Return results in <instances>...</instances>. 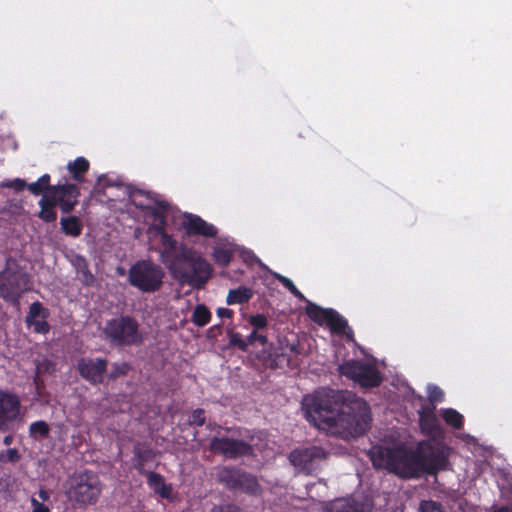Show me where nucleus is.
<instances>
[{
  "mask_svg": "<svg viewBox=\"0 0 512 512\" xmlns=\"http://www.w3.org/2000/svg\"><path fill=\"white\" fill-rule=\"evenodd\" d=\"M302 407L307 420L318 428L352 437L363 435L372 420L367 402L348 390H317L303 398Z\"/></svg>",
  "mask_w": 512,
  "mask_h": 512,
  "instance_id": "obj_1",
  "label": "nucleus"
},
{
  "mask_svg": "<svg viewBox=\"0 0 512 512\" xmlns=\"http://www.w3.org/2000/svg\"><path fill=\"white\" fill-rule=\"evenodd\" d=\"M369 455L374 467L386 469L406 480L436 476L451 469V449L435 439L421 440L414 447L374 446Z\"/></svg>",
  "mask_w": 512,
  "mask_h": 512,
  "instance_id": "obj_2",
  "label": "nucleus"
},
{
  "mask_svg": "<svg viewBox=\"0 0 512 512\" xmlns=\"http://www.w3.org/2000/svg\"><path fill=\"white\" fill-rule=\"evenodd\" d=\"M133 203L137 208L149 212L158 223L155 230L160 236V260L171 277L182 285L187 284L196 290L203 289L212 277L213 268L194 248L179 243L166 232L165 213L169 204L166 201H155V205H151L136 199Z\"/></svg>",
  "mask_w": 512,
  "mask_h": 512,
  "instance_id": "obj_3",
  "label": "nucleus"
},
{
  "mask_svg": "<svg viewBox=\"0 0 512 512\" xmlns=\"http://www.w3.org/2000/svg\"><path fill=\"white\" fill-rule=\"evenodd\" d=\"M102 338L115 347L139 346L143 343L140 324L131 315H119L106 321L101 329Z\"/></svg>",
  "mask_w": 512,
  "mask_h": 512,
  "instance_id": "obj_4",
  "label": "nucleus"
},
{
  "mask_svg": "<svg viewBox=\"0 0 512 512\" xmlns=\"http://www.w3.org/2000/svg\"><path fill=\"white\" fill-rule=\"evenodd\" d=\"M102 488L99 476L91 470H84L73 473L67 479L66 496L79 506L94 505L100 498Z\"/></svg>",
  "mask_w": 512,
  "mask_h": 512,
  "instance_id": "obj_5",
  "label": "nucleus"
},
{
  "mask_svg": "<svg viewBox=\"0 0 512 512\" xmlns=\"http://www.w3.org/2000/svg\"><path fill=\"white\" fill-rule=\"evenodd\" d=\"M164 269L151 260H139L134 263L128 274L130 285L143 293L159 291L164 283Z\"/></svg>",
  "mask_w": 512,
  "mask_h": 512,
  "instance_id": "obj_6",
  "label": "nucleus"
},
{
  "mask_svg": "<svg viewBox=\"0 0 512 512\" xmlns=\"http://www.w3.org/2000/svg\"><path fill=\"white\" fill-rule=\"evenodd\" d=\"M216 479L230 491L253 496L260 495L262 492L257 477L240 468L224 466L218 470Z\"/></svg>",
  "mask_w": 512,
  "mask_h": 512,
  "instance_id": "obj_7",
  "label": "nucleus"
},
{
  "mask_svg": "<svg viewBox=\"0 0 512 512\" xmlns=\"http://www.w3.org/2000/svg\"><path fill=\"white\" fill-rule=\"evenodd\" d=\"M342 376L354 381L364 388H375L381 385L383 377L372 364L362 360H347L338 366Z\"/></svg>",
  "mask_w": 512,
  "mask_h": 512,
  "instance_id": "obj_8",
  "label": "nucleus"
},
{
  "mask_svg": "<svg viewBox=\"0 0 512 512\" xmlns=\"http://www.w3.org/2000/svg\"><path fill=\"white\" fill-rule=\"evenodd\" d=\"M26 274L11 259L6 260L5 267L0 271V298L13 305L19 304L22 293L25 291L23 282Z\"/></svg>",
  "mask_w": 512,
  "mask_h": 512,
  "instance_id": "obj_9",
  "label": "nucleus"
},
{
  "mask_svg": "<svg viewBox=\"0 0 512 512\" xmlns=\"http://www.w3.org/2000/svg\"><path fill=\"white\" fill-rule=\"evenodd\" d=\"M328 455L329 453L324 448L312 445L294 449L289 455V460L299 471L312 474L320 469Z\"/></svg>",
  "mask_w": 512,
  "mask_h": 512,
  "instance_id": "obj_10",
  "label": "nucleus"
},
{
  "mask_svg": "<svg viewBox=\"0 0 512 512\" xmlns=\"http://www.w3.org/2000/svg\"><path fill=\"white\" fill-rule=\"evenodd\" d=\"M209 450L220 454L226 459H238L249 457L254 454V448L248 442L241 439H234L227 436L212 437L209 443Z\"/></svg>",
  "mask_w": 512,
  "mask_h": 512,
  "instance_id": "obj_11",
  "label": "nucleus"
},
{
  "mask_svg": "<svg viewBox=\"0 0 512 512\" xmlns=\"http://www.w3.org/2000/svg\"><path fill=\"white\" fill-rule=\"evenodd\" d=\"M108 360L106 358L82 357L77 361L79 375L92 385L103 383L107 372Z\"/></svg>",
  "mask_w": 512,
  "mask_h": 512,
  "instance_id": "obj_12",
  "label": "nucleus"
},
{
  "mask_svg": "<svg viewBox=\"0 0 512 512\" xmlns=\"http://www.w3.org/2000/svg\"><path fill=\"white\" fill-rule=\"evenodd\" d=\"M183 227L186 235L191 236H202L205 238H214L218 234V229L200 216L192 213H186L184 215Z\"/></svg>",
  "mask_w": 512,
  "mask_h": 512,
  "instance_id": "obj_13",
  "label": "nucleus"
},
{
  "mask_svg": "<svg viewBox=\"0 0 512 512\" xmlns=\"http://www.w3.org/2000/svg\"><path fill=\"white\" fill-rule=\"evenodd\" d=\"M19 411V398L14 394L0 390V429L8 422L15 420Z\"/></svg>",
  "mask_w": 512,
  "mask_h": 512,
  "instance_id": "obj_14",
  "label": "nucleus"
},
{
  "mask_svg": "<svg viewBox=\"0 0 512 512\" xmlns=\"http://www.w3.org/2000/svg\"><path fill=\"white\" fill-rule=\"evenodd\" d=\"M327 512H369L367 503L357 501L353 497L339 498L327 505Z\"/></svg>",
  "mask_w": 512,
  "mask_h": 512,
  "instance_id": "obj_15",
  "label": "nucleus"
},
{
  "mask_svg": "<svg viewBox=\"0 0 512 512\" xmlns=\"http://www.w3.org/2000/svg\"><path fill=\"white\" fill-rule=\"evenodd\" d=\"M133 467L137 470L140 475H145L150 471L145 470V466L148 462L154 460L156 454L148 446L136 445L133 449Z\"/></svg>",
  "mask_w": 512,
  "mask_h": 512,
  "instance_id": "obj_16",
  "label": "nucleus"
},
{
  "mask_svg": "<svg viewBox=\"0 0 512 512\" xmlns=\"http://www.w3.org/2000/svg\"><path fill=\"white\" fill-rule=\"evenodd\" d=\"M144 476H146L147 484L154 491V493L158 494L164 499H172L173 487L171 484L165 483V479L161 474L150 471Z\"/></svg>",
  "mask_w": 512,
  "mask_h": 512,
  "instance_id": "obj_17",
  "label": "nucleus"
},
{
  "mask_svg": "<svg viewBox=\"0 0 512 512\" xmlns=\"http://www.w3.org/2000/svg\"><path fill=\"white\" fill-rule=\"evenodd\" d=\"M52 190H54V194L58 193L59 199H62L64 202H70L73 204V209L78 203V197L80 195V191L77 185L65 183V184H58L54 185L52 187Z\"/></svg>",
  "mask_w": 512,
  "mask_h": 512,
  "instance_id": "obj_18",
  "label": "nucleus"
},
{
  "mask_svg": "<svg viewBox=\"0 0 512 512\" xmlns=\"http://www.w3.org/2000/svg\"><path fill=\"white\" fill-rule=\"evenodd\" d=\"M73 266L75 267L76 272L79 275L80 281L85 286H92L95 283L96 278L91 273L88 261L86 260L85 257L77 255L73 260Z\"/></svg>",
  "mask_w": 512,
  "mask_h": 512,
  "instance_id": "obj_19",
  "label": "nucleus"
},
{
  "mask_svg": "<svg viewBox=\"0 0 512 512\" xmlns=\"http://www.w3.org/2000/svg\"><path fill=\"white\" fill-rule=\"evenodd\" d=\"M59 206L63 213H70L73 210V204L67 201L59 199L58 193H43L42 198L39 201V206H46L48 208H55Z\"/></svg>",
  "mask_w": 512,
  "mask_h": 512,
  "instance_id": "obj_20",
  "label": "nucleus"
},
{
  "mask_svg": "<svg viewBox=\"0 0 512 512\" xmlns=\"http://www.w3.org/2000/svg\"><path fill=\"white\" fill-rule=\"evenodd\" d=\"M90 167L89 161L85 157H77L74 161L67 164V169L75 181L82 182L84 174Z\"/></svg>",
  "mask_w": 512,
  "mask_h": 512,
  "instance_id": "obj_21",
  "label": "nucleus"
},
{
  "mask_svg": "<svg viewBox=\"0 0 512 512\" xmlns=\"http://www.w3.org/2000/svg\"><path fill=\"white\" fill-rule=\"evenodd\" d=\"M253 292L250 288L245 286H240L236 289H231L228 292L226 302L228 305L234 304H244L249 302L252 298Z\"/></svg>",
  "mask_w": 512,
  "mask_h": 512,
  "instance_id": "obj_22",
  "label": "nucleus"
},
{
  "mask_svg": "<svg viewBox=\"0 0 512 512\" xmlns=\"http://www.w3.org/2000/svg\"><path fill=\"white\" fill-rule=\"evenodd\" d=\"M325 324L331 330L332 333L343 334L348 328L347 320L342 317L337 311L331 309Z\"/></svg>",
  "mask_w": 512,
  "mask_h": 512,
  "instance_id": "obj_23",
  "label": "nucleus"
},
{
  "mask_svg": "<svg viewBox=\"0 0 512 512\" xmlns=\"http://www.w3.org/2000/svg\"><path fill=\"white\" fill-rule=\"evenodd\" d=\"M60 224L61 230L68 236L79 237L82 233L83 226L76 216L62 217Z\"/></svg>",
  "mask_w": 512,
  "mask_h": 512,
  "instance_id": "obj_24",
  "label": "nucleus"
},
{
  "mask_svg": "<svg viewBox=\"0 0 512 512\" xmlns=\"http://www.w3.org/2000/svg\"><path fill=\"white\" fill-rule=\"evenodd\" d=\"M50 179L51 177L49 174H43L37 181L30 183L27 186V189L35 196L41 195L45 192L54 193V190H52L54 185H50Z\"/></svg>",
  "mask_w": 512,
  "mask_h": 512,
  "instance_id": "obj_25",
  "label": "nucleus"
},
{
  "mask_svg": "<svg viewBox=\"0 0 512 512\" xmlns=\"http://www.w3.org/2000/svg\"><path fill=\"white\" fill-rule=\"evenodd\" d=\"M331 308H322L314 303L309 302L306 307L307 316L318 325H323Z\"/></svg>",
  "mask_w": 512,
  "mask_h": 512,
  "instance_id": "obj_26",
  "label": "nucleus"
},
{
  "mask_svg": "<svg viewBox=\"0 0 512 512\" xmlns=\"http://www.w3.org/2000/svg\"><path fill=\"white\" fill-rule=\"evenodd\" d=\"M211 312L204 304H198L192 314V322L198 327H204L211 320Z\"/></svg>",
  "mask_w": 512,
  "mask_h": 512,
  "instance_id": "obj_27",
  "label": "nucleus"
},
{
  "mask_svg": "<svg viewBox=\"0 0 512 512\" xmlns=\"http://www.w3.org/2000/svg\"><path fill=\"white\" fill-rule=\"evenodd\" d=\"M442 418L445 423L455 429H461L464 424V417L458 411L452 408L442 410Z\"/></svg>",
  "mask_w": 512,
  "mask_h": 512,
  "instance_id": "obj_28",
  "label": "nucleus"
},
{
  "mask_svg": "<svg viewBox=\"0 0 512 512\" xmlns=\"http://www.w3.org/2000/svg\"><path fill=\"white\" fill-rule=\"evenodd\" d=\"M50 427L43 420L32 422L29 426L30 437L34 439H45L49 436Z\"/></svg>",
  "mask_w": 512,
  "mask_h": 512,
  "instance_id": "obj_29",
  "label": "nucleus"
},
{
  "mask_svg": "<svg viewBox=\"0 0 512 512\" xmlns=\"http://www.w3.org/2000/svg\"><path fill=\"white\" fill-rule=\"evenodd\" d=\"M228 346L230 348H237L240 351L246 352L247 339H244L239 332H235L232 329L227 330Z\"/></svg>",
  "mask_w": 512,
  "mask_h": 512,
  "instance_id": "obj_30",
  "label": "nucleus"
},
{
  "mask_svg": "<svg viewBox=\"0 0 512 512\" xmlns=\"http://www.w3.org/2000/svg\"><path fill=\"white\" fill-rule=\"evenodd\" d=\"M38 317L47 318L48 312L40 302L36 301L29 307V312L26 316V323H31L32 321L37 320Z\"/></svg>",
  "mask_w": 512,
  "mask_h": 512,
  "instance_id": "obj_31",
  "label": "nucleus"
},
{
  "mask_svg": "<svg viewBox=\"0 0 512 512\" xmlns=\"http://www.w3.org/2000/svg\"><path fill=\"white\" fill-rule=\"evenodd\" d=\"M419 420L422 430L427 433L435 432L438 429V419L435 414L422 416Z\"/></svg>",
  "mask_w": 512,
  "mask_h": 512,
  "instance_id": "obj_32",
  "label": "nucleus"
},
{
  "mask_svg": "<svg viewBox=\"0 0 512 512\" xmlns=\"http://www.w3.org/2000/svg\"><path fill=\"white\" fill-rule=\"evenodd\" d=\"M279 282L296 298L299 300H306L302 292L295 286L293 281L283 275L276 276Z\"/></svg>",
  "mask_w": 512,
  "mask_h": 512,
  "instance_id": "obj_33",
  "label": "nucleus"
},
{
  "mask_svg": "<svg viewBox=\"0 0 512 512\" xmlns=\"http://www.w3.org/2000/svg\"><path fill=\"white\" fill-rule=\"evenodd\" d=\"M213 258L218 265L227 267L232 260V253L227 249L218 248L215 249Z\"/></svg>",
  "mask_w": 512,
  "mask_h": 512,
  "instance_id": "obj_34",
  "label": "nucleus"
},
{
  "mask_svg": "<svg viewBox=\"0 0 512 512\" xmlns=\"http://www.w3.org/2000/svg\"><path fill=\"white\" fill-rule=\"evenodd\" d=\"M21 459V455L16 448H9L0 452L1 463H16Z\"/></svg>",
  "mask_w": 512,
  "mask_h": 512,
  "instance_id": "obj_35",
  "label": "nucleus"
},
{
  "mask_svg": "<svg viewBox=\"0 0 512 512\" xmlns=\"http://www.w3.org/2000/svg\"><path fill=\"white\" fill-rule=\"evenodd\" d=\"M247 348L251 345L254 346L256 344H259L261 346H264L267 344L268 339L265 334L260 332V330H253L248 336H247Z\"/></svg>",
  "mask_w": 512,
  "mask_h": 512,
  "instance_id": "obj_36",
  "label": "nucleus"
},
{
  "mask_svg": "<svg viewBox=\"0 0 512 512\" xmlns=\"http://www.w3.org/2000/svg\"><path fill=\"white\" fill-rule=\"evenodd\" d=\"M189 425L201 427L206 422L205 410L202 408L195 409L189 417Z\"/></svg>",
  "mask_w": 512,
  "mask_h": 512,
  "instance_id": "obj_37",
  "label": "nucleus"
},
{
  "mask_svg": "<svg viewBox=\"0 0 512 512\" xmlns=\"http://www.w3.org/2000/svg\"><path fill=\"white\" fill-rule=\"evenodd\" d=\"M420 512H447L441 503L433 500H424L420 503Z\"/></svg>",
  "mask_w": 512,
  "mask_h": 512,
  "instance_id": "obj_38",
  "label": "nucleus"
},
{
  "mask_svg": "<svg viewBox=\"0 0 512 512\" xmlns=\"http://www.w3.org/2000/svg\"><path fill=\"white\" fill-rule=\"evenodd\" d=\"M38 217L46 223H52V222L56 221L57 213L55 211V208H48L46 206H40V211L38 213Z\"/></svg>",
  "mask_w": 512,
  "mask_h": 512,
  "instance_id": "obj_39",
  "label": "nucleus"
},
{
  "mask_svg": "<svg viewBox=\"0 0 512 512\" xmlns=\"http://www.w3.org/2000/svg\"><path fill=\"white\" fill-rule=\"evenodd\" d=\"M128 370H129V365L127 363H125V362L124 363H114L113 369L109 373V379L115 380L119 376H124L127 374Z\"/></svg>",
  "mask_w": 512,
  "mask_h": 512,
  "instance_id": "obj_40",
  "label": "nucleus"
},
{
  "mask_svg": "<svg viewBox=\"0 0 512 512\" xmlns=\"http://www.w3.org/2000/svg\"><path fill=\"white\" fill-rule=\"evenodd\" d=\"M249 323L254 327V330H262L267 327L268 320L263 314H256L250 317Z\"/></svg>",
  "mask_w": 512,
  "mask_h": 512,
  "instance_id": "obj_41",
  "label": "nucleus"
},
{
  "mask_svg": "<svg viewBox=\"0 0 512 512\" xmlns=\"http://www.w3.org/2000/svg\"><path fill=\"white\" fill-rule=\"evenodd\" d=\"M29 184L26 183L24 179L21 178H15L13 180H7L2 183V187L11 188L15 191H22L25 188H27Z\"/></svg>",
  "mask_w": 512,
  "mask_h": 512,
  "instance_id": "obj_42",
  "label": "nucleus"
},
{
  "mask_svg": "<svg viewBox=\"0 0 512 512\" xmlns=\"http://www.w3.org/2000/svg\"><path fill=\"white\" fill-rule=\"evenodd\" d=\"M28 326H32L36 333L46 334L50 331V325L46 321V318L41 320H34L31 323H27Z\"/></svg>",
  "mask_w": 512,
  "mask_h": 512,
  "instance_id": "obj_43",
  "label": "nucleus"
},
{
  "mask_svg": "<svg viewBox=\"0 0 512 512\" xmlns=\"http://www.w3.org/2000/svg\"><path fill=\"white\" fill-rule=\"evenodd\" d=\"M211 512H240V508L235 504H222V505H215Z\"/></svg>",
  "mask_w": 512,
  "mask_h": 512,
  "instance_id": "obj_44",
  "label": "nucleus"
},
{
  "mask_svg": "<svg viewBox=\"0 0 512 512\" xmlns=\"http://www.w3.org/2000/svg\"><path fill=\"white\" fill-rule=\"evenodd\" d=\"M428 398L431 402L442 401V399L444 398L443 391L439 387L433 386L429 390Z\"/></svg>",
  "mask_w": 512,
  "mask_h": 512,
  "instance_id": "obj_45",
  "label": "nucleus"
},
{
  "mask_svg": "<svg viewBox=\"0 0 512 512\" xmlns=\"http://www.w3.org/2000/svg\"><path fill=\"white\" fill-rule=\"evenodd\" d=\"M32 512H50V508L36 498L31 499Z\"/></svg>",
  "mask_w": 512,
  "mask_h": 512,
  "instance_id": "obj_46",
  "label": "nucleus"
},
{
  "mask_svg": "<svg viewBox=\"0 0 512 512\" xmlns=\"http://www.w3.org/2000/svg\"><path fill=\"white\" fill-rule=\"evenodd\" d=\"M216 312H217L218 317H220V318H232V316H233V311L228 308L221 307V308H218Z\"/></svg>",
  "mask_w": 512,
  "mask_h": 512,
  "instance_id": "obj_47",
  "label": "nucleus"
},
{
  "mask_svg": "<svg viewBox=\"0 0 512 512\" xmlns=\"http://www.w3.org/2000/svg\"><path fill=\"white\" fill-rule=\"evenodd\" d=\"M434 409H435V407L431 406V405L422 406L421 409L418 412L419 413V418L422 417V416H425V415L435 414L434 413Z\"/></svg>",
  "mask_w": 512,
  "mask_h": 512,
  "instance_id": "obj_48",
  "label": "nucleus"
},
{
  "mask_svg": "<svg viewBox=\"0 0 512 512\" xmlns=\"http://www.w3.org/2000/svg\"><path fill=\"white\" fill-rule=\"evenodd\" d=\"M38 496L41 499L42 503L46 502L50 498V493L45 489H40L38 492Z\"/></svg>",
  "mask_w": 512,
  "mask_h": 512,
  "instance_id": "obj_49",
  "label": "nucleus"
},
{
  "mask_svg": "<svg viewBox=\"0 0 512 512\" xmlns=\"http://www.w3.org/2000/svg\"><path fill=\"white\" fill-rule=\"evenodd\" d=\"M13 440H14V437L13 435L9 434V435H6L3 439V444L5 446H10L12 443H13Z\"/></svg>",
  "mask_w": 512,
  "mask_h": 512,
  "instance_id": "obj_50",
  "label": "nucleus"
},
{
  "mask_svg": "<svg viewBox=\"0 0 512 512\" xmlns=\"http://www.w3.org/2000/svg\"><path fill=\"white\" fill-rule=\"evenodd\" d=\"M135 196H145L148 200H151L152 197L150 196V194L148 192H144L142 190H138L136 193H135Z\"/></svg>",
  "mask_w": 512,
  "mask_h": 512,
  "instance_id": "obj_51",
  "label": "nucleus"
},
{
  "mask_svg": "<svg viewBox=\"0 0 512 512\" xmlns=\"http://www.w3.org/2000/svg\"><path fill=\"white\" fill-rule=\"evenodd\" d=\"M492 512H511V508H509L508 506H502V507L496 508Z\"/></svg>",
  "mask_w": 512,
  "mask_h": 512,
  "instance_id": "obj_52",
  "label": "nucleus"
},
{
  "mask_svg": "<svg viewBox=\"0 0 512 512\" xmlns=\"http://www.w3.org/2000/svg\"><path fill=\"white\" fill-rule=\"evenodd\" d=\"M220 326L211 327L210 331L214 330L215 328H219Z\"/></svg>",
  "mask_w": 512,
  "mask_h": 512,
  "instance_id": "obj_53",
  "label": "nucleus"
},
{
  "mask_svg": "<svg viewBox=\"0 0 512 512\" xmlns=\"http://www.w3.org/2000/svg\"><path fill=\"white\" fill-rule=\"evenodd\" d=\"M348 331H350L351 337L353 336V331H351V328H348Z\"/></svg>",
  "mask_w": 512,
  "mask_h": 512,
  "instance_id": "obj_54",
  "label": "nucleus"
},
{
  "mask_svg": "<svg viewBox=\"0 0 512 512\" xmlns=\"http://www.w3.org/2000/svg\"><path fill=\"white\" fill-rule=\"evenodd\" d=\"M348 331H350L351 337L353 336V331H351V328H348Z\"/></svg>",
  "mask_w": 512,
  "mask_h": 512,
  "instance_id": "obj_55",
  "label": "nucleus"
}]
</instances>
